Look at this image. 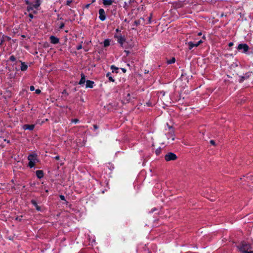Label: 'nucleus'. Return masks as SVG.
Here are the masks:
<instances>
[{
  "label": "nucleus",
  "instance_id": "obj_36",
  "mask_svg": "<svg viewBox=\"0 0 253 253\" xmlns=\"http://www.w3.org/2000/svg\"><path fill=\"white\" fill-rule=\"evenodd\" d=\"M116 31H117V32H118V31H119V30H118V29H116Z\"/></svg>",
  "mask_w": 253,
  "mask_h": 253
},
{
  "label": "nucleus",
  "instance_id": "obj_30",
  "mask_svg": "<svg viewBox=\"0 0 253 253\" xmlns=\"http://www.w3.org/2000/svg\"><path fill=\"white\" fill-rule=\"evenodd\" d=\"M29 17L31 18V19L33 18V15L32 13L29 14Z\"/></svg>",
  "mask_w": 253,
  "mask_h": 253
},
{
  "label": "nucleus",
  "instance_id": "obj_32",
  "mask_svg": "<svg viewBox=\"0 0 253 253\" xmlns=\"http://www.w3.org/2000/svg\"><path fill=\"white\" fill-rule=\"evenodd\" d=\"M59 158V156H56L55 157V159H57V160H58Z\"/></svg>",
  "mask_w": 253,
  "mask_h": 253
},
{
  "label": "nucleus",
  "instance_id": "obj_24",
  "mask_svg": "<svg viewBox=\"0 0 253 253\" xmlns=\"http://www.w3.org/2000/svg\"><path fill=\"white\" fill-rule=\"evenodd\" d=\"M78 121L79 120L78 119H74L72 120V122L74 123H77V122H78Z\"/></svg>",
  "mask_w": 253,
  "mask_h": 253
},
{
  "label": "nucleus",
  "instance_id": "obj_18",
  "mask_svg": "<svg viewBox=\"0 0 253 253\" xmlns=\"http://www.w3.org/2000/svg\"><path fill=\"white\" fill-rule=\"evenodd\" d=\"M175 61V59L173 57L170 60H169L167 61L168 63V64H172V63H174Z\"/></svg>",
  "mask_w": 253,
  "mask_h": 253
},
{
  "label": "nucleus",
  "instance_id": "obj_38",
  "mask_svg": "<svg viewBox=\"0 0 253 253\" xmlns=\"http://www.w3.org/2000/svg\"><path fill=\"white\" fill-rule=\"evenodd\" d=\"M158 153H159V151H156V153H157V154H158Z\"/></svg>",
  "mask_w": 253,
  "mask_h": 253
},
{
  "label": "nucleus",
  "instance_id": "obj_19",
  "mask_svg": "<svg viewBox=\"0 0 253 253\" xmlns=\"http://www.w3.org/2000/svg\"><path fill=\"white\" fill-rule=\"evenodd\" d=\"M32 202L33 204L35 205V206L37 210H38V211H40V208L37 205L36 202L35 201H32Z\"/></svg>",
  "mask_w": 253,
  "mask_h": 253
},
{
  "label": "nucleus",
  "instance_id": "obj_6",
  "mask_svg": "<svg viewBox=\"0 0 253 253\" xmlns=\"http://www.w3.org/2000/svg\"><path fill=\"white\" fill-rule=\"evenodd\" d=\"M253 74L252 72H248L246 73L244 76H240L239 82L240 83L243 82L244 80H247L251 75Z\"/></svg>",
  "mask_w": 253,
  "mask_h": 253
},
{
  "label": "nucleus",
  "instance_id": "obj_8",
  "mask_svg": "<svg viewBox=\"0 0 253 253\" xmlns=\"http://www.w3.org/2000/svg\"><path fill=\"white\" fill-rule=\"evenodd\" d=\"M238 49L243 50V52H246L248 50L249 47L246 44H240L238 45Z\"/></svg>",
  "mask_w": 253,
  "mask_h": 253
},
{
  "label": "nucleus",
  "instance_id": "obj_20",
  "mask_svg": "<svg viewBox=\"0 0 253 253\" xmlns=\"http://www.w3.org/2000/svg\"><path fill=\"white\" fill-rule=\"evenodd\" d=\"M109 75H110L109 73H108L107 74V77H108L109 81L111 82H114V79L112 78V77L109 76Z\"/></svg>",
  "mask_w": 253,
  "mask_h": 253
},
{
  "label": "nucleus",
  "instance_id": "obj_26",
  "mask_svg": "<svg viewBox=\"0 0 253 253\" xmlns=\"http://www.w3.org/2000/svg\"><path fill=\"white\" fill-rule=\"evenodd\" d=\"M36 93L37 94H40L41 93V90L38 89L36 90Z\"/></svg>",
  "mask_w": 253,
  "mask_h": 253
},
{
  "label": "nucleus",
  "instance_id": "obj_25",
  "mask_svg": "<svg viewBox=\"0 0 253 253\" xmlns=\"http://www.w3.org/2000/svg\"><path fill=\"white\" fill-rule=\"evenodd\" d=\"M30 88L31 91H34L35 90L34 86H32V85L30 86Z\"/></svg>",
  "mask_w": 253,
  "mask_h": 253
},
{
  "label": "nucleus",
  "instance_id": "obj_31",
  "mask_svg": "<svg viewBox=\"0 0 253 253\" xmlns=\"http://www.w3.org/2000/svg\"><path fill=\"white\" fill-rule=\"evenodd\" d=\"M233 42H230L229 43V46H233Z\"/></svg>",
  "mask_w": 253,
  "mask_h": 253
},
{
  "label": "nucleus",
  "instance_id": "obj_33",
  "mask_svg": "<svg viewBox=\"0 0 253 253\" xmlns=\"http://www.w3.org/2000/svg\"><path fill=\"white\" fill-rule=\"evenodd\" d=\"M63 27H64V24H62L61 25L60 28H62Z\"/></svg>",
  "mask_w": 253,
  "mask_h": 253
},
{
  "label": "nucleus",
  "instance_id": "obj_35",
  "mask_svg": "<svg viewBox=\"0 0 253 253\" xmlns=\"http://www.w3.org/2000/svg\"><path fill=\"white\" fill-rule=\"evenodd\" d=\"M174 140V137H172V140Z\"/></svg>",
  "mask_w": 253,
  "mask_h": 253
},
{
  "label": "nucleus",
  "instance_id": "obj_7",
  "mask_svg": "<svg viewBox=\"0 0 253 253\" xmlns=\"http://www.w3.org/2000/svg\"><path fill=\"white\" fill-rule=\"evenodd\" d=\"M99 18L101 21H104L106 19V15L105 11L103 9H100L99 10Z\"/></svg>",
  "mask_w": 253,
  "mask_h": 253
},
{
  "label": "nucleus",
  "instance_id": "obj_9",
  "mask_svg": "<svg viewBox=\"0 0 253 253\" xmlns=\"http://www.w3.org/2000/svg\"><path fill=\"white\" fill-rule=\"evenodd\" d=\"M34 127H35V125H24L22 126V128L24 130L28 129V130H33L34 128Z\"/></svg>",
  "mask_w": 253,
  "mask_h": 253
},
{
  "label": "nucleus",
  "instance_id": "obj_3",
  "mask_svg": "<svg viewBox=\"0 0 253 253\" xmlns=\"http://www.w3.org/2000/svg\"><path fill=\"white\" fill-rule=\"evenodd\" d=\"M203 41L202 40H199L198 42L194 43L192 42H187V45H188L189 49H192L194 47H197L199 44L202 43Z\"/></svg>",
  "mask_w": 253,
  "mask_h": 253
},
{
  "label": "nucleus",
  "instance_id": "obj_28",
  "mask_svg": "<svg viewBox=\"0 0 253 253\" xmlns=\"http://www.w3.org/2000/svg\"><path fill=\"white\" fill-rule=\"evenodd\" d=\"M82 48V45H79V46H77V49L78 50H79V49H81Z\"/></svg>",
  "mask_w": 253,
  "mask_h": 253
},
{
  "label": "nucleus",
  "instance_id": "obj_21",
  "mask_svg": "<svg viewBox=\"0 0 253 253\" xmlns=\"http://www.w3.org/2000/svg\"><path fill=\"white\" fill-rule=\"evenodd\" d=\"M74 2L73 0H68L67 1V5L70 6L72 2Z\"/></svg>",
  "mask_w": 253,
  "mask_h": 253
},
{
  "label": "nucleus",
  "instance_id": "obj_13",
  "mask_svg": "<svg viewBox=\"0 0 253 253\" xmlns=\"http://www.w3.org/2000/svg\"><path fill=\"white\" fill-rule=\"evenodd\" d=\"M94 82L89 80L86 82V87L92 88L93 86Z\"/></svg>",
  "mask_w": 253,
  "mask_h": 253
},
{
  "label": "nucleus",
  "instance_id": "obj_23",
  "mask_svg": "<svg viewBox=\"0 0 253 253\" xmlns=\"http://www.w3.org/2000/svg\"><path fill=\"white\" fill-rule=\"evenodd\" d=\"M10 60H11L12 61H15V57L13 56H11L10 57Z\"/></svg>",
  "mask_w": 253,
  "mask_h": 253
},
{
  "label": "nucleus",
  "instance_id": "obj_17",
  "mask_svg": "<svg viewBox=\"0 0 253 253\" xmlns=\"http://www.w3.org/2000/svg\"><path fill=\"white\" fill-rule=\"evenodd\" d=\"M110 44V41L109 40H105L104 41V46L105 47H106V46H109Z\"/></svg>",
  "mask_w": 253,
  "mask_h": 253
},
{
  "label": "nucleus",
  "instance_id": "obj_16",
  "mask_svg": "<svg viewBox=\"0 0 253 253\" xmlns=\"http://www.w3.org/2000/svg\"><path fill=\"white\" fill-rule=\"evenodd\" d=\"M27 65H26L24 63H21L20 69L22 71H25L27 69Z\"/></svg>",
  "mask_w": 253,
  "mask_h": 253
},
{
  "label": "nucleus",
  "instance_id": "obj_12",
  "mask_svg": "<svg viewBox=\"0 0 253 253\" xmlns=\"http://www.w3.org/2000/svg\"><path fill=\"white\" fill-rule=\"evenodd\" d=\"M50 41H51V42L53 43V44H56V43H57L59 42V39H58L57 38H56L54 36H51L50 37Z\"/></svg>",
  "mask_w": 253,
  "mask_h": 253
},
{
  "label": "nucleus",
  "instance_id": "obj_5",
  "mask_svg": "<svg viewBox=\"0 0 253 253\" xmlns=\"http://www.w3.org/2000/svg\"><path fill=\"white\" fill-rule=\"evenodd\" d=\"M40 3L39 0H37V1L36 2V3L35 4H33L32 5H31L28 7V11L29 12H30L31 11L33 10V12L35 13V11L34 10V9H37L38 8V7L40 6Z\"/></svg>",
  "mask_w": 253,
  "mask_h": 253
},
{
  "label": "nucleus",
  "instance_id": "obj_34",
  "mask_svg": "<svg viewBox=\"0 0 253 253\" xmlns=\"http://www.w3.org/2000/svg\"><path fill=\"white\" fill-rule=\"evenodd\" d=\"M198 35L199 36H201V35H202V33L200 32V33H198Z\"/></svg>",
  "mask_w": 253,
  "mask_h": 253
},
{
  "label": "nucleus",
  "instance_id": "obj_2",
  "mask_svg": "<svg viewBox=\"0 0 253 253\" xmlns=\"http://www.w3.org/2000/svg\"><path fill=\"white\" fill-rule=\"evenodd\" d=\"M29 160L28 166L31 168L34 167L35 164L38 162V159L36 154H31L28 156Z\"/></svg>",
  "mask_w": 253,
  "mask_h": 253
},
{
  "label": "nucleus",
  "instance_id": "obj_1",
  "mask_svg": "<svg viewBox=\"0 0 253 253\" xmlns=\"http://www.w3.org/2000/svg\"><path fill=\"white\" fill-rule=\"evenodd\" d=\"M239 250L243 253H253V246L243 243L238 246Z\"/></svg>",
  "mask_w": 253,
  "mask_h": 253
},
{
  "label": "nucleus",
  "instance_id": "obj_14",
  "mask_svg": "<svg viewBox=\"0 0 253 253\" xmlns=\"http://www.w3.org/2000/svg\"><path fill=\"white\" fill-rule=\"evenodd\" d=\"M36 175L39 178H41L43 176V173L42 170H39L36 171Z\"/></svg>",
  "mask_w": 253,
  "mask_h": 253
},
{
  "label": "nucleus",
  "instance_id": "obj_15",
  "mask_svg": "<svg viewBox=\"0 0 253 253\" xmlns=\"http://www.w3.org/2000/svg\"><path fill=\"white\" fill-rule=\"evenodd\" d=\"M85 82V76L83 74H82L81 75V79L79 82V84H84Z\"/></svg>",
  "mask_w": 253,
  "mask_h": 253
},
{
  "label": "nucleus",
  "instance_id": "obj_29",
  "mask_svg": "<svg viewBox=\"0 0 253 253\" xmlns=\"http://www.w3.org/2000/svg\"><path fill=\"white\" fill-rule=\"evenodd\" d=\"M60 198H61V200H65V197H64V196H63V195H61V196H60Z\"/></svg>",
  "mask_w": 253,
  "mask_h": 253
},
{
  "label": "nucleus",
  "instance_id": "obj_4",
  "mask_svg": "<svg viewBox=\"0 0 253 253\" xmlns=\"http://www.w3.org/2000/svg\"><path fill=\"white\" fill-rule=\"evenodd\" d=\"M176 158V156L174 153H169L166 155L165 156V160L167 161L175 160Z\"/></svg>",
  "mask_w": 253,
  "mask_h": 253
},
{
  "label": "nucleus",
  "instance_id": "obj_10",
  "mask_svg": "<svg viewBox=\"0 0 253 253\" xmlns=\"http://www.w3.org/2000/svg\"><path fill=\"white\" fill-rule=\"evenodd\" d=\"M103 3L105 6H109L115 2V0H102Z\"/></svg>",
  "mask_w": 253,
  "mask_h": 253
},
{
  "label": "nucleus",
  "instance_id": "obj_27",
  "mask_svg": "<svg viewBox=\"0 0 253 253\" xmlns=\"http://www.w3.org/2000/svg\"><path fill=\"white\" fill-rule=\"evenodd\" d=\"M210 143H211V144H212V145H215V142H214V140H211V141H210Z\"/></svg>",
  "mask_w": 253,
  "mask_h": 253
},
{
  "label": "nucleus",
  "instance_id": "obj_11",
  "mask_svg": "<svg viewBox=\"0 0 253 253\" xmlns=\"http://www.w3.org/2000/svg\"><path fill=\"white\" fill-rule=\"evenodd\" d=\"M116 38H117V41L118 42L122 45L125 41V38L122 37V36H117Z\"/></svg>",
  "mask_w": 253,
  "mask_h": 253
},
{
  "label": "nucleus",
  "instance_id": "obj_37",
  "mask_svg": "<svg viewBox=\"0 0 253 253\" xmlns=\"http://www.w3.org/2000/svg\"><path fill=\"white\" fill-rule=\"evenodd\" d=\"M158 153H159V151H156V153H157V154H158Z\"/></svg>",
  "mask_w": 253,
  "mask_h": 253
},
{
  "label": "nucleus",
  "instance_id": "obj_22",
  "mask_svg": "<svg viewBox=\"0 0 253 253\" xmlns=\"http://www.w3.org/2000/svg\"><path fill=\"white\" fill-rule=\"evenodd\" d=\"M111 69H112L113 72H114V70H117L118 68L115 67L114 66L112 65L111 66Z\"/></svg>",
  "mask_w": 253,
  "mask_h": 253
}]
</instances>
